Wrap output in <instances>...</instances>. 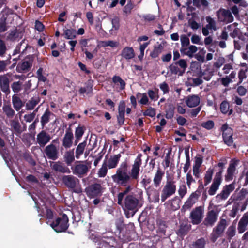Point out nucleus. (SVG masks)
I'll return each mask as SVG.
<instances>
[{
    "label": "nucleus",
    "instance_id": "nucleus-61",
    "mask_svg": "<svg viewBox=\"0 0 248 248\" xmlns=\"http://www.w3.org/2000/svg\"><path fill=\"white\" fill-rule=\"evenodd\" d=\"M180 39L182 47H187L188 46H189L190 43L189 39L186 35H181Z\"/></svg>",
    "mask_w": 248,
    "mask_h": 248
},
{
    "label": "nucleus",
    "instance_id": "nucleus-14",
    "mask_svg": "<svg viewBox=\"0 0 248 248\" xmlns=\"http://www.w3.org/2000/svg\"><path fill=\"white\" fill-rule=\"evenodd\" d=\"M222 170L216 173L213 183L208 190L210 195H214L218 190L222 181Z\"/></svg>",
    "mask_w": 248,
    "mask_h": 248
},
{
    "label": "nucleus",
    "instance_id": "nucleus-30",
    "mask_svg": "<svg viewBox=\"0 0 248 248\" xmlns=\"http://www.w3.org/2000/svg\"><path fill=\"white\" fill-rule=\"evenodd\" d=\"M164 175V171L162 170L159 167H158L153 178L154 185L155 187H157L160 185Z\"/></svg>",
    "mask_w": 248,
    "mask_h": 248
},
{
    "label": "nucleus",
    "instance_id": "nucleus-39",
    "mask_svg": "<svg viewBox=\"0 0 248 248\" xmlns=\"http://www.w3.org/2000/svg\"><path fill=\"white\" fill-rule=\"evenodd\" d=\"M12 103L14 108L17 111L24 106V103L22 102L18 95L16 94L12 96Z\"/></svg>",
    "mask_w": 248,
    "mask_h": 248
},
{
    "label": "nucleus",
    "instance_id": "nucleus-64",
    "mask_svg": "<svg viewBox=\"0 0 248 248\" xmlns=\"http://www.w3.org/2000/svg\"><path fill=\"white\" fill-rule=\"evenodd\" d=\"M148 94L149 95V97L151 100L156 101L157 100L159 96L157 94V93H155L154 91L153 90H149L148 91Z\"/></svg>",
    "mask_w": 248,
    "mask_h": 248
},
{
    "label": "nucleus",
    "instance_id": "nucleus-53",
    "mask_svg": "<svg viewBox=\"0 0 248 248\" xmlns=\"http://www.w3.org/2000/svg\"><path fill=\"white\" fill-rule=\"evenodd\" d=\"M85 130L86 127L84 125L81 126L80 125H79L75 129V137H78L81 138L85 132Z\"/></svg>",
    "mask_w": 248,
    "mask_h": 248
},
{
    "label": "nucleus",
    "instance_id": "nucleus-12",
    "mask_svg": "<svg viewBox=\"0 0 248 248\" xmlns=\"http://www.w3.org/2000/svg\"><path fill=\"white\" fill-rule=\"evenodd\" d=\"M44 154L48 159L52 160H56L59 157V149L56 145L53 144H50L46 146Z\"/></svg>",
    "mask_w": 248,
    "mask_h": 248
},
{
    "label": "nucleus",
    "instance_id": "nucleus-49",
    "mask_svg": "<svg viewBox=\"0 0 248 248\" xmlns=\"http://www.w3.org/2000/svg\"><path fill=\"white\" fill-rule=\"evenodd\" d=\"M187 86H196L202 84V77H197V78H191L188 79V82H186Z\"/></svg>",
    "mask_w": 248,
    "mask_h": 248
},
{
    "label": "nucleus",
    "instance_id": "nucleus-44",
    "mask_svg": "<svg viewBox=\"0 0 248 248\" xmlns=\"http://www.w3.org/2000/svg\"><path fill=\"white\" fill-rule=\"evenodd\" d=\"M163 49V46L159 44L157 46H155L152 51L151 52L150 56L152 58H156L158 57Z\"/></svg>",
    "mask_w": 248,
    "mask_h": 248
},
{
    "label": "nucleus",
    "instance_id": "nucleus-22",
    "mask_svg": "<svg viewBox=\"0 0 248 248\" xmlns=\"http://www.w3.org/2000/svg\"><path fill=\"white\" fill-rule=\"evenodd\" d=\"M208 24L206 25L205 27H202V34L204 36H207L209 33V30L213 31L216 30V23L215 21L211 17L207 16L206 18Z\"/></svg>",
    "mask_w": 248,
    "mask_h": 248
},
{
    "label": "nucleus",
    "instance_id": "nucleus-47",
    "mask_svg": "<svg viewBox=\"0 0 248 248\" xmlns=\"http://www.w3.org/2000/svg\"><path fill=\"white\" fill-rule=\"evenodd\" d=\"M115 225L119 234L124 233V230L125 229V225L124 224V220L122 218H118L115 221Z\"/></svg>",
    "mask_w": 248,
    "mask_h": 248
},
{
    "label": "nucleus",
    "instance_id": "nucleus-9",
    "mask_svg": "<svg viewBox=\"0 0 248 248\" xmlns=\"http://www.w3.org/2000/svg\"><path fill=\"white\" fill-rule=\"evenodd\" d=\"M85 163L83 161H77V164L75 166L71 167L73 174L78 176L79 178L86 175L89 170L90 166L87 161H85Z\"/></svg>",
    "mask_w": 248,
    "mask_h": 248
},
{
    "label": "nucleus",
    "instance_id": "nucleus-42",
    "mask_svg": "<svg viewBox=\"0 0 248 248\" xmlns=\"http://www.w3.org/2000/svg\"><path fill=\"white\" fill-rule=\"evenodd\" d=\"M175 109V107L173 104H169L165 110V117L168 119H172L174 116Z\"/></svg>",
    "mask_w": 248,
    "mask_h": 248
},
{
    "label": "nucleus",
    "instance_id": "nucleus-23",
    "mask_svg": "<svg viewBox=\"0 0 248 248\" xmlns=\"http://www.w3.org/2000/svg\"><path fill=\"white\" fill-rule=\"evenodd\" d=\"M134 225L129 224L125 225V229L124 230V233L119 234V237L123 242H128L131 240L130 233L133 230Z\"/></svg>",
    "mask_w": 248,
    "mask_h": 248
},
{
    "label": "nucleus",
    "instance_id": "nucleus-46",
    "mask_svg": "<svg viewBox=\"0 0 248 248\" xmlns=\"http://www.w3.org/2000/svg\"><path fill=\"white\" fill-rule=\"evenodd\" d=\"M39 99L31 98L26 104V108L27 110H32L35 107L39 102Z\"/></svg>",
    "mask_w": 248,
    "mask_h": 248
},
{
    "label": "nucleus",
    "instance_id": "nucleus-31",
    "mask_svg": "<svg viewBox=\"0 0 248 248\" xmlns=\"http://www.w3.org/2000/svg\"><path fill=\"white\" fill-rule=\"evenodd\" d=\"M121 157V155L120 153L110 156V158H108L107 161V163L106 164L108 169H111L116 168L120 161Z\"/></svg>",
    "mask_w": 248,
    "mask_h": 248
},
{
    "label": "nucleus",
    "instance_id": "nucleus-16",
    "mask_svg": "<svg viewBox=\"0 0 248 248\" xmlns=\"http://www.w3.org/2000/svg\"><path fill=\"white\" fill-rule=\"evenodd\" d=\"M223 131L222 136L224 142L228 146L232 144L233 140L232 136L233 134L232 129L230 127H228L225 124H224L221 127Z\"/></svg>",
    "mask_w": 248,
    "mask_h": 248
},
{
    "label": "nucleus",
    "instance_id": "nucleus-38",
    "mask_svg": "<svg viewBox=\"0 0 248 248\" xmlns=\"http://www.w3.org/2000/svg\"><path fill=\"white\" fill-rule=\"evenodd\" d=\"M121 55L126 60L132 59L135 57L134 50L132 47L126 46L122 50Z\"/></svg>",
    "mask_w": 248,
    "mask_h": 248
},
{
    "label": "nucleus",
    "instance_id": "nucleus-5",
    "mask_svg": "<svg viewBox=\"0 0 248 248\" xmlns=\"http://www.w3.org/2000/svg\"><path fill=\"white\" fill-rule=\"evenodd\" d=\"M176 191V181L173 179H167L161 191V200L165 202L168 198L174 194Z\"/></svg>",
    "mask_w": 248,
    "mask_h": 248
},
{
    "label": "nucleus",
    "instance_id": "nucleus-18",
    "mask_svg": "<svg viewBox=\"0 0 248 248\" xmlns=\"http://www.w3.org/2000/svg\"><path fill=\"white\" fill-rule=\"evenodd\" d=\"M190 218L193 224H199L202 221V206L193 209L190 214Z\"/></svg>",
    "mask_w": 248,
    "mask_h": 248
},
{
    "label": "nucleus",
    "instance_id": "nucleus-27",
    "mask_svg": "<svg viewBox=\"0 0 248 248\" xmlns=\"http://www.w3.org/2000/svg\"><path fill=\"white\" fill-rule=\"evenodd\" d=\"M238 161L235 160H232L229 164L227 169V173L225 176V179L227 181L232 180L233 179V174L235 171L236 166L237 165Z\"/></svg>",
    "mask_w": 248,
    "mask_h": 248
},
{
    "label": "nucleus",
    "instance_id": "nucleus-26",
    "mask_svg": "<svg viewBox=\"0 0 248 248\" xmlns=\"http://www.w3.org/2000/svg\"><path fill=\"white\" fill-rule=\"evenodd\" d=\"M191 225L186 222L180 223L179 229L176 231V234L180 237L183 238L190 230Z\"/></svg>",
    "mask_w": 248,
    "mask_h": 248
},
{
    "label": "nucleus",
    "instance_id": "nucleus-6",
    "mask_svg": "<svg viewBox=\"0 0 248 248\" xmlns=\"http://www.w3.org/2000/svg\"><path fill=\"white\" fill-rule=\"evenodd\" d=\"M187 67L186 61L185 59H180L170 64L169 66V69L171 74H178L179 76H182L185 73Z\"/></svg>",
    "mask_w": 248,
    "mask_h": 248
},
{
    "label": "nucleus",
    "instance_id": "nucleus-19",
    "mask_svg": "<svg viewBox=\"0 0 248 248\" xmlns=\"http://www.w3.org/2000/svg\"><path fill=\"white\" fill-rule=\"evenodd\" d=\"M50 136L45 130H42L37 135V143L41 147H44L49 142Z\"/></svg>",
    "mask_w": 248,
    "mask_h": 248
},
{
    "label": "nucleus",
    "instance_id": "nucleus-4",
    "mask_svg": "<svg viewBox=\"0 0 248 248\" xmlns=\"http://www.w3.org/2000/svg\"><path fill=\"white\" fill-rule=\"evenodd\" d=\"M69 219L68 216L63 214L62 217H57L50 225L57 232H65L69 227Z\"/></svg>",
    "mask_w": 248,
    "mask_h": 248
},
{
    "label": "nucleus",
    "instance_id": "nucleus-56",
    "mask_svg": "<svg viewBox=\"0 0 248 248\" xmlns=\"http://www.w3.org/2000/svg\"><path fill=\"white\" fill-rule=\"evenodd\" d=\"M185 154H186V163L185 164V166L183 168V171L184 172H186L187 170H188L190 166V157L189 155V152L188 150L185 151Z\"/></svg>",
    "mask_w": 248,
    "mask_h": 248
},
{
    "label": "nucleus",
    "instance_id": "nucleus-11",
    "mask_svg": "<svg viewBox=\"0 0 248 248\" xmlns=\"http://www.w3.org/2000/svg\"><path fill=\"white\" fill-rule=\"evenodd\" d=\"M227 226L226 220L220 219L217 226L214 228L211 234V239L213 242H215L224 232Z\"/></svg>",
    "mask_w": 248,
    "mask_h": 248
},
{
    "label": "nucleus",
    "instance_id": "nucleus-43",
    "mask_svg": "<svg viewBox=\"0 0 248 248\" xmlns=\"http://www.w3.org/2000/svg\"><path fill=\"white\" fill-rule=\"evenodd\" d=\"M2 109L7 117L9 119L12 118L15 114V111L12 108L10 105H4Z\"/></svg>",
    "mask_w": 248,
    "mask_h": 248
},
{
    "label": "nucleus",
    "instance_id": "nucleus-2",
    "mask_svg": "<svg viewBox=\"0 0 248 248\" xmlns=\"http://www.w3.org/2000/svg\"><path fill=\"white\" fill-rule=\"evenodd\" d=\"M121 205L126 218L133 217L138 212L141 205L140 203L138 196L132 193V194L126 196L123 200V202Z\"/></svg>",
    "mask_w": 248,
    "mask_h": 248
},
{
    "label": "nucleus",
    "instance_id": "nucleus-62",
    "mask_svg": "<svg viewBox=\"0 0 248 248\" xmlns=\"http://www.w3.org/2000/svg\"><path fill=\"white\" fill-rule=\"evenodd\" d=\"M7 50L5 42L0 39V56L3 57Z\"/></svg>",
    "mask_w": 248,
    "mask_h": 248
},
{
    "label": "nucleus",
    "instance_id": "nucleus-41",
    "mask_svg": "<svg viewBox=\"0 0 248 248\" xmlns=\"http://www.w3.org/2000/svg\"><path fill=\"white\" fill-rule=\"evenodd\" d=\"M51 115H53V113L47 108L41 118V124L43 128L49 122Z\"/></svg>",
    "mask_w": 248,
    "mask_h": 248
},
{
    "label": "nucleus",
    "instance_id": "nucleus-57",
    "mask_svg": "<svg viewBox=\"0 0 248 248\" xmlns=\"http://www.w3.org/2000/svg\"><path fill=\"white\" fill-rule=\"evenodd\" d=\"M108 167L106 163H104L98 171V176L100 177H104L107 174Z\"/></svg>",
    "mask_w": 248,
    "mask_h": 248
},
{
    "label": "nucleus",
    "instance_id": "nucleus-58",
    "mask_svg": "<svg viewBox=\"0 0 248 248\" xmlns=\"http://www.w3.org/2000/svg\"><path fill=\"white\" fill-rule=\"evenodd\" d=\"M235 227L234 226H231L228 228L226 234L228 239L230 240L235 235Z\"/></svg>",
    "mask_w": 248,
    "mask_h": 248
},
{
    "label": "nucleus",
    "instance_id": "nucleus-8",
    "mask_svg": "<svg viewBox=\"0 0 248 248\" xmlns=\"http://www.w3.org/2000/svg\"><path fill=\"white\" fill-rule=\"evenodd\" d=\"M198 182L199 184L198 189L191 194L187 200L185 202L184 205L182 206L181 209L182 211L185 212L186 210L190 209L193 204L198 202V199L201 196V191H200V189L202 187V181L199 180Z\"/></svg>",
    "mask_w": 248,
    "mask_h": 248
},
{
    "label": "nucleus",
    "instance_id": "nucleus-54",
    "mask_svg": "<svg viewBox=\"0 0 248 248\" xmlns=\"http://www.w3.org/2000/svg\"><path fill=\"white\" fill-rule=\"evenodd\" d=\"M213 172V169L211 168L209 169L206 172V174L204 176L205 185H207L211 182Z\"/></svg>",
    "mask_w": 248,
    "mask_h": 248
},
{
    "label": "nucleus",
    "instance_id": "nucleus-59",
    "mask_svg": "<svg viewBox=\"0 0 248 248\" xmlns=\"http://www.w3.org/2000/svg\"><path fill=\"white\" fill-rule=\"evenodd\" d=\"M155 109L150 107L143 112L144 116H147L151 117H154L155 116Z\"/></svg>",
    "mask_w": 248,
    "mask_h": 248
},
{
    "label": "nucleus",
    "instance_id": "nucleus-1",
    "mask_svg": "<svg viewBox=\"0 0 248 248\" xmlns=\"http://www.w3.org/2000/svg\"><path fill=\"white\" fill-rule=\"evenodd\" d=\"M141 164V154H139L134 160L130 171L128 160L126 159L122 161L117 169L116 173L111 176L113 182L118 186H127L129 184H134L135 181L139 177Z\"/></svg>",
    "mask_w": 248,
    "mask_h": 248
},
{
    "label": "nucleus",
    "instance_id": "nucleus-40",
    "mask_svg": "<svg viewBox=\"0 0 248 248\" xmlns=\"http://www.w3.org/2000/svg\"><path fill=\"white\" fill-rule=\"evenodd\" d=\"M86 145V140L78 145L75 151V157L77 159H79L80 156L84 153Z\"/></svg>",
    "mask_w": 248,
    "mask_h": 248
},
{
    "label": "nucleus",
    "instance_id": "nucleus-50",
    "mask_svg": "<svg viewBox=\"0 0 248 248\" xmlns=\"http://www.w3.org/2000/svg\"><path fill=\"white\" fill-rule=\"evenodd\" d=\"M119 45V42L113 40L103 41L101 42V45L103 47L109 46L114 48L117 47Z\"/></svg>",
    "mask_w": 248,
    "mask_h": 248
},
{
    "label": "nucleus",
    "instance_id": "nucleus-51",
    "mask_svg": "<svg viewBox=\"0 0 248 248\" xmlns=\"http://www.w3.org/2000/svg\"><path fill=\"white\" fill-rule=\"evenodd\" d=\"M19 31L17 29H15L9 31L7 38L11 41H15L19 37Z\"/></svg>",
    "mask_w": 248,
    "mask_h": 248
},
{
    "label": "nucleus",
    "instance_id": "nucleus-24",
    "mask_svg": "<svg viewBox=\"0 0 248 248\" xmlns=\"http://www.w3.org/2000/svg\"><path fill=\"white\" fill-rule=\"evenodd\" d=\"M50 167L53 170L61 173H70L69 169L63 165L61 162H50Z\"/></svg>",
    "mask_w": 248,
    "mask_h": 248
},
{
    "label": "nucleus",
    "instance_id": "nucleus-28",
    "mask_svg": "<svg viewBox=\"0 0 248 248\" xmlns=\"http://www.w3.org/2000/svg\"><path fill=\"white\" fill-rule=\"evenodd\" d=\"M112 82L114 84L113 87H115L118 91L125 89L126 82L119 76L114 75L112 78Z\"/></svg>",
    "mask_w": 248,
    "mask_h": 248
},
{
    "label": "nucleus",
    "instance_id": "nucleus-60",
    "mask_svg": "<svg viewBox=\"0 0 248 248\" xmlns=\"http://www.w3.org/2000/svg\"><path fill=\"white\" fill-rule=\"evenodd\" d=\"M43 69L42 68L40 67L37 71L36 74L37 77L38 79V80L40 81L46 82L47 80V78L46 77L43 76Z\"/></svg>",
    "mask_w": 248,
    "mask_h": 248
},
{
    "label": "nucleus",
    "instance_id": "nucleus-25",
    "mask_svg": "<svg viewBox=\"0 0 248 248\" xmlns=\"http://www.w3.org/2000/svg\"><path fill=\"white\" fill-rule=\"evenodd\" d=\"M217 219V214L214 210L208 212L203 224L206 226H212Z\"/></svg>",
    "mask_w": 248,
    "mask_h": 248
},
{
    "label": "nucleus",
    "instance_id": "nucleus-17",
    "mask_svg": "<svg viewBox=\"0 0 248 248\" xmlns=\"http://www.w3.org/2000/svg\"><path fill=\"white\" fill-rule=\"evenodd\" d=\"M8 73L0 75V88L1 90L6 95L10 93V79Z\"/></svg>",
    "mask_w": 248,
    "mask_h": 248
},
{
    "label": "nucleus",
    "instance_id": "nucleus-32",
    "mask_svg": "<svg viewBox=\"0 0 248 248\" xmlns=\"http://www.w3.org/2000/svg\"><path fill=\"white\" fill-rule=\"evenodd\" d=\"M202 166V157L198 155L194 159L193 166V175L198 178L200 176V168Z\"/></svg>",
    "mask_w": 248,
    "mask_h": 248
},
{
    "label": "nucleus",
    "instance_id": "nucleus-13",
    "mask_svg": "<svg viewBox=\"0 0 248 248\" xmlns=\"http://www.w3.org/2000/svg\"><path fill=\"white\" fill-rule=\"evenodd\" d=\"M216 14L220 22L228 23L233 21V16L229 10L220 8L217 12Z\"/></svg>",
    "mask_w": 248,
    "mask_h": 248
},
{
    "label": "nucleus",
    "instance_id": "nucleus-55",
    "mask_svg": "<svg viewBox=\"0 0 248 248\" xmlns=\"http://www.w3.org/2000/svg\"><path fill=\"white\" fill-rule=\"evenodd\" d=\"M134 7V4L133 2L131 1V0H130L128 1L126 5L124 7L123 12L126 14H130Z\"/></svg>",
    "mask_w": 248,
    "mask_h": 248
},
{
    "label": "nucleus",
    "instance_id": "nucleus-33",
    "mask_svg": "<svg viewBox=\"0 0 248 248\" xmlns=\"http://www.w3.org/2000/svg\"><path fill=\"white\" fill-rule=\"evenodd\" d=\"M74 150L75 149L73 148L66 151L63 155L64 161L68 166H71L75 161L76 157L74 155Z\"/></svg>",
    "mask_w": 248,
    "mask_h": 248
},
{
    "label": "nucleus",
    "instance_id": "nucleus-48",
    "mask_svg": "<svg viewBox=\"0 0 248 248\" xmlns=\"http://www.w3.org/2000/svg\"><path fill=\"white\" fill-rule=\"evenodd\" d=\"M220 108L222 113L224 114L227 113L229 111V115H231L233 112L232 109L229 110V104L228 102L225 101L221 103Z\"/></svg>",
    "mask_w": 248,
    "mask_h": 248
},
{
    "label": "nucleus",
    "instance_id": "nucleus-36",
    "mask_svg": "<svg viewBox=\"0 0 248 248\" xmlns=\"http://www.w3.org/2000/svg\"><path fill=\"white\" fill-rule=\"evenodd\" d=\"M10 125L16 135H19L23 132L21 125L18 119H14L10 120Z\"/></svg>",
    "mask_w": 248,
    "mask_h": 248
},
{
    "label": "nucleus",
    "instance_id": "nucleus-37",
    "mask_svg": "<svg viewBox=\"0 0 248 248\" xmlns=\"http://www.w3.org/2000/svg\"><path fill=\"white\" fill-rule=\"evenodd\" d=\"M63 33L62 36L66 39L72 40L76 38L77 31L76 29L70 28V29L63 28Z\"/></svg>",
    "mask_w": 248,
    "mask_h": 248
},
{
    "label": "nucleus",
    "instance_id": "nucleus-10",
    "mask_svg": "<svg viewBox=\"0 0 248 248\" xmlns=\"http://www.w3.org/2000/svg\"><path fill=\"white\" fill-rule=\"evenodd\" d=\"M34 56L32 55L27 56L24 61L18 63L16 70L18 73H23L29 71L32 66L34 61Z\"/></svg>",
    "mask_w": 248,
    "mask_h": 248
},
{
    "label": "nucleus",
    "instance_id": "nucleus-3",
    "mask_svg": "<svg viewBox=\"0 0 248 248\" xmlns=\"http://www.w3.org/2000/svg\"><path fill=\"white\" fill-rule=\"evenodd\" d=\"M62 181L63 185L73 192L78 194L81 192L79 180L75 176L72 175H63Z\"/></svg>",
    "mask_w": 248,
    "mask_h": 248
},
{
    "label": "nucleus",
    "instance_id": "nucleus-63",
    "mask_svg": "<svg viewBox=\"0 0 248 248\" xmlns=\"http://www.w3.org/2000/svg\"><path fill=\"white\" fill-rule=\"evenodd\" d=\"M187 193V188L185 185L180 186L178 193L180 197L183 198Z\"/></svg>",
    "mask_w": 248,
    "mask_h": 248
},
{
    "label": "nucleus",
    "instance_id": "nucleus-35",
    "mask_svg": "<svg viewBox=\"0 0 248 248\" xmlns=\"http://www.w3.org/2000/svg\"><path fill=\"white\" fill-rule=\"evenodd\" d=\"M190 69L193 76L202 77V67L199 62H192L190 64Z\"/></svg>",
    "mask_w": 248,
    "mask_h": 248
},
{
    "label": "nucleus",
    "instance_id": "nucleus-29",
    "mask_svg": "<svg viewBox=\"0 0 248 248\" xmlns=\"http://www.w3.org/2000/svg\"><path fill=\"white\" fill-rule=\"evenodd\" d=\"M156 222L158 227L156 231L157 233L160 237L165 236L166 229L168 228L166 221L161 219H157Z\"/></svg>",
    "mask_w": 248,
    "mask_h": 248
},
{
    "label": "nucleus",
    "instance_id": "nucleus-34",
    "mask_svg": "<svg viewBox=\"0 0 248 248\" xmlns=\"http://www.w3.org/2000/svg\"><path fill=\"white\" fill-rule=\"evenodd\" d=\"M200 98L198 95H191L186 97L185 102L189 108L197 106L200 103Z\"/></svg>",
    "mask_w": 248,
    "mask_h": 248
},
{
    "label": "nucleus",
    "instance_id": "nucleus-21",
    "mask_svg": "<svg viewBox=\"0 0 248 248\" xmlns=\"http://www.w3.org/2000/svg\"><path fill=\"white\" fill-rule=\"evenodd\" d=\"M134 184H129L127 186H120V187H124V190L118 194L117 195V203L121 205L123 202V200L126 196L132 194L130 192L132 190Z\"/></svg>",
    "mask_w": 248,
    "mask_h": 248
},
{
    "label": "nucleus",
    "instance_id": "nucleus-20",
    "mask_svg": "<svg viewBox=\"0 0 248 248\" xmlns=\"http://www.w3.org/2000/svg\"><path fill=\"white\" fill-rule=\"evenodd\" d=\"M234 188L235 186L233 183L226 185L223 186L221 192L217 195L216 198L219 200H225L228 197L230 194L234 190Z\"/></svg>",
    "mask_w": 248,
    "mask_h": 248
},
{
    "label": "nucleus",
    "instance_id": "nucleus-15",
    "mask_svg": "<svg viewBox=\"0 0 248 248\" xmlns=\"http://www.w3.org/2000/svg\"><path fill=\"white\" fill-rule=\"evenodd\" d=\"M74 137L73 132L69 127L66 130L65 134L62 139V147L61 148V151L63 149V147L65 149L70 148L73 145Z\"/></svg>",
    "mask_w": 248,
    "mask_h": 248
},
{
    "label": "nucleus",
    "instance_id": "nucleus-45",
    "mask_svg": "<svg viewBox=\"0 0 248 248\" xmlns=\"http://www.w3.org/2000/svg\"><path fill=\"white\" fill-rule=\"evenodd\" d=\"M23 82L19 80L13 82L11 88L14 93H18L23 89Z\"/></svg>",
    "mask_w": 248,
    "mask_h": 248
},
{
    "label": "nucleus",
    "instance_id": "nucleus-52",
    "mask_svg": "<svg viewBox=\"0 0 248 248\" xmlns=\"http://www.w3.org/2000/svg\"><path fill=\"white\" fill-rule=\"evenodd\" d=\"M151 182V179L149 177H147L146 176H145V178H143L141 181V184L144 187L145 189L147 190V194L149 196L152 195V193L150 191H149V189L151 188L150 186H149L148 188H146V186L149 185Z\"/></svg>",
    "mask_w": 248,
    "mask_h": 248
},
{
    "label": "nucleus",
    "instance_id": "nucleus-7",
    "mask_svg": "<svg viewBox=\"0 0 248 248\" xmlns=\"http://www.w3.org/2000/svg\"><path fill=\"white\" fill-rule=\"evenodd\" d=\"M85 192L90 199L101 197L103 192V188L99 183L91 184L85 189Z\"/></svg>",
    "mask_w": 248,
    "mask_h": 248
}]
</instances>
